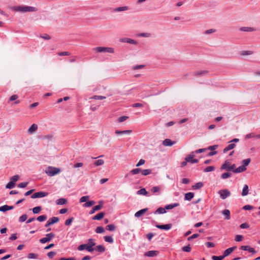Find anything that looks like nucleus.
<instances>
[{
    "label": "nucleus",
    "mask_w": 260,
    "mask_h": 260,
    "mask_svg": "<svg viewBox=\"0 0 260 260\" xmlns=\"http://www.w3.org/2000/svg\"><path fill=\"white\" fill-rule=\"evenodd\" d=\"M140 172H141V169L139 168L134 169L131 171L130 173L132 175H136L139 174Z\"/></svg>",
    "instance_id": "nucleus-43"
},
{
    "label": "nucleus",
    "mask_w": 260,
    "mask_h": 260,
    "mask_svg": "<svg viewBox=\"0 0 260 260\" xmlns=\"http://www.w3.org/2000/svg\"><path fill=\"white\" fill-rule=\"evenodd\" d=\"M222 214L226 216L225 217V219H226L229 220V219H230V218H231V216H230V211L229 210H228V209L224 210L222 211Z\"/></svg>",
    "instance_id": "nucleus-32"
},
{
    "label": "nucleus",
    "mask_w": 260,
    "mask_h": 260,
    "mask_svg": "<svg viewBox=\"0 0 260 260\" xmlns=\"http://www.w3.org/2000/svg\"><path fill=\"white\" fill-rule=\"evenodd\" d=\"M105 232V229L102 226H98L95 229L96 233H103Z\"/></svg>",
    "instance_id": "nucleus-51"
},
{
    "label": "nucleus",
    "mask_w": 260,
    "mask_h": 260,
    "mask_svg": "<svg viewBox=\"0 0 260 260\" xmlns=\"http://www.w3.org/2000/svg\"><path fill=\"white\" fill-rule=\"evenodd\" d=\"M224 258V256L223 255L221 256H212V259L213 260H222Z\"/></svg>",
    "instance_id": "nucleus-59"
},
{
    "label": "nucleus",
    "mask_w": 260,
    "mask_h": 260,
    "mask_svg": "<svg viewBox=\"0 0 260 260\" xmlns=\"http://www.w3.org/2000/svg\"><path fill=\"white\" fill-rule=\"evenodd\" d=\"M131 132H132V131H131V130H125V131L116 130L115 133L117 135H121V134H129Z\"/></svg>",
    "instance_id": "nucleus-30"
},
{
    "label": "nucleus",
    "mask_w": 260,
    "mask_h": 260,
    "mask_svg": "<svg viewBox=\"0 0 260 260\" xmlns=\"http://www.w3.org/2000/svg\"><path fill=\"white\" fill-rule=\"evenodd\" d=\"M27 257L28 258H34L36 259L37 258V254L33 253H30L28 254Z\"/></svg>",
    "instance_id": "nucleus-62"
},
{
    "label": "nucleus",
    "mask_w": 260,
    "mask_h": 260,
    "mask_svg": "<svg viewBox=\"0 0 260 260\" xmlns=\"http://www.w3.org/2000/svg\"><path fill=\"white\" fill-rule=\"evenodd\" d=\"M102 208V205H98L94 206L90 211V214H93L95 211L100 210Z\"/></svg>",
    "instance_id": "nucleus-29"
},
{
    "label": "nucleus",
    "mask_w": 260,
    "mask_h": 260,
    "mask_svg": "<svg viewBox=\"0 0 260 260\" xmlns=\"http://www.w3.org/2000/svg\"><path fill=\"white\" fill-rule=\"evenodd\" d=\"M166 212V209L159 207L155 211V213L156 214H163Z\"/></svg>",
    "instance_id": "nucleus-38"
},
{
    "label": "nucleus",
    "mask_w": 260,
    "mask_h": 260,
    "mask_svg": "<svg viewBox=\"0 0 260 260\" xmlns=\"http://www.w3.org/2000/svg\"><path fill=\"white\" fill-rule=\"evenodd\" d=\"M235 146H236V145L234 143L229 144L227 147L224 148V149H223V152L224 153L227 152L228 151L234 148Z\"/></svg>",
    "instance_id": "nucleus-27"
},
{
    "label": "nucleus",
    "mask_w": 260,
    "mask_h": 260,
    "mask_svg": "<svg viewBox=\"0 0 260 260\" xmlns=\"http://www.w3.org/2000/svg\"><path fill=\"white\" fill-rule=\"evenodd\" d=\"M208 73L206 71H196L193 73V75L196 76H201L203 75H205Z\"/></svg>",
    "instance_id": "nucleus-40"
},
{
    "label": "nucleus",
    "mask_w": 260,
    "mask_h": 260,
    "mask_svg": "<svg viewBox=\"0 0 260 260\" xmlns=\"http://www.w3.org/2000/svg\"><path fill=\"white\" fill-rule=\"evenodd\" d=\"M248 186L247 184H245L243 186V188L241 193L242 196L244 197L247 196L248 194Z\"/></svg>",
    "instance_id": "nucleus-19"
},
{
    "label": "nucleus",
    "mask_w": 260,
    "mask_h": 260,
    "mask_svg": "<svg viewBox=\"0 0 260 260\" xmlns=\"http://www.w3.org/2000/svg\"><path fill=\"white\" fill-rule=\"evenodd\" d=\"M106 242L112 243L114 242L113 238L110 236H106L104 237Z\"/></svg>",
    "instance_id": "nucleus-37"
},
{
    "label": "nucleus",
    "mask_w": 260,
    "mask_h": 260,
    "mask_svg": "<svg viewBox=\"0 0 260 260\" xmlns=\"http://www.w3.org/2000/svg\"><path fill=\"white\" fill-rule=\"evenodd\" d=\"M179 205V204L178 203H174V204H169V205H167L166 207H165V209L166 210H170V209H172L175 207H178V206Z\"/></svg>",
    "instance_id": "nucleus-28"
},
{
    "label": "nucleus",
    "mask_w": 260,
    "mask_h": 260,
    "mask_svg": "<svg viewBox=\"0 0 260 260\" xmlns=\"http://www.w3.org/2000/svg\"><path fill=\"white\" fill-rule=\"evenodd\" d=\"M155 226L159 229L168 231V230H169L172 228V224H164V225L157 224L155 225Z\"/></svg>",
    "instance_id": "nucleus-10"
},
{
    "label": "nucleus",
    "mask_w": 260,
    "mask_h": 260,
    "mask_svg": "<svg viewBox=\"0 0 260 260\" xmlns=\"http://www.w3.org/2000/svg\"><path fill=\"white\" fill-rule=\"evenodd\" d=\"M115 226L112 224H108L106 226V230L110 231H114L115 230Z\"/></svg>",
    "instance_id": "nucleus-47"
},
{
    "label": "nucleus",
    "mask_w": 260,
    "mask_h": 260,
    "mask_svg": "<svg viewBox=\"0 0 260 260\" xmlns=\"http://www.w3.org/2000/svg\"><path fill=\"white\" fill-rule=\"evenodd\" d=\"M218 194L222 199L224 200L228 197L230 196L231 192L228 189H225L219 190L218 191Z\"/></svg>",
    "instance_id": "nucleus-6"
},
{
    "label": "nucleus",
    "mask_w": 260,
    "mask_h": 260,
    "mask_svg": "<svg viewBox=\"0 0 260 260\" xmlns=\"http://www.w3.org/2000/svg\"><path fill=\"white\" fill-rule=\"evenodd\" d=\"M13 9L17 12H36L37 9L36 7L24 6H16L13 8Z\"/></svg>",
    "instance_id": "nucleus-2"
},
{
    "label": "nucleus",
    "mask_w": 260,
    "mask_h": 260,
    "mask_svg": "<svg viewBox=\"0 0 260 260\" xmlns=\"http://www.w3.org/2000/svg\"><path fill=\"white\" fill-rule=\"evenodd\" d=\"M53 138V135L52 134H48L46 135L43 136L42 139L43 140H46L48 141H51Z\"/></svg>",
    "instance_id": "nucleus-33"
},
{
    "label": "nucleus",
    "mask_w": 260,
    "mask_h": 260,
    "mask_svg": "<svg viewBox=\"0 0 260 260\" xmlns=\"http://www.w3.org/2000/svg\"><path fill=\"white\" fill-rule=\"evenodd\" d=\"M240 30L242 31L250 32L255 30V29L251 27H242L240 28Z\"/></svg>",
    "instance_id": "nucleus-21"
},
{
    "label": "nucleus",
    "mask_w": 260,
    "mask_h": 260,
    "mask_svg": "<svg viewBox=\"0 0 260 260\" xmlns=\"http://www.w3.org/2000/svg\"><path fill=\"white\" fill-rule=\"evenodd\" d=\"M236 246H234L232 247L226 249L223 252V254L222 255L224 256V258L229 255H230L234 250L236 249Z\"/></svg>",
    "instance_id": "nucleus-11"
},
{
    "label": "nucleus",
    "mask_w": 260,
    "mask_h": 260,
    "mask_svg": "<svg viewBox=\"0 0 260 260\" xmlns=\"http://www.w3.org/2000/svg\"><path fill=\"white\" fill-rule=\"evenodd\" d=\"M158 253V252L157 251L151 250L146 252L145 255L149 257H153L155 255H157Z\"/></svg>",
    "instance_id": "nucleus-18"
},
{
    "label": "nucleus",
    "mask_w": 260,
    "mask_h": 260,
    "mask_svg": "<svg viewBox=\"0 0 260 260\" xmlns=\"http://www.w3.org/2000/svg\"><path fill=\"white\" fill-rule=\"evenodd\" d=\"M129 10V8L127 6H123V7H120L116 8L114 9L115 12H121V11H125Z\"/></svg>",
    "instance_id": "nucleus-26"
},
{
    "label": "nucleus",
    "mask_w": 260,
    "mask_h": 260,
    "mask_svg": "<svg viewBox=\"0 0 260 260\" xmlns=\"http://www.w3.org/2000/svg\"><path fill=\"white\" fill-rule=\"evenodd\" d=\"M215 169V168L214 166H209L204 169V172H212V171H214Z\"/></svg>",
    "instance_id": "nucleus-49"
},
{
    "label": "nucleus",
    "mask_w": 260,
    "mask_h": 260,
    "mask_svg": "<svg viewBox=\"0 0 260 260\" xmlns=\"http://www.w3.org/2000/svg\"><path fill=\"white\" fill-rule=\"evenodd\" d=\"M89 197V196H83L80 199V203H83L86 202L88 199Z\"/></svg>",
    "instance_id": "nucleus-58"
},
{
    "label": "nucleus",
    "mask_w": 260,
    "mask_h": 260,
    "mask_svg": "<svg viewBox=\"0 0 260 260\" xmlns=\"http://www.w3.org/2000/svg\"><path fill=\"white\" fill-rule=\"evenodd\" d=\"M59 221V218L57 217H53L50 218L45 225V227H48L49 225L57 222Z\"/></svg>",
    "instance_id": "nucleus-9"
},
{
    "label": "nucleus",
    "mask_w": 260,
    "mask_h": 260,
    "mask_svg": "<svg viewBox=\"0 0 260 260\" xmlns=\"http://www.w3.org/2000/svg\"><path fill=\"white\" fill-rule=\"evenodd\" d=\"M48 195V193L47 192L39 191L34 193L31 198L32 199L46 197Z\"/></svg>",
    "instance_id": "nucleus-7"
},
{
    "label": "nucleus",
    "mask_w": 260,
    "mask_h": 260,
    "mask_svg": "<svg viewBox=\"0 0 260 260\" xmlns=\"http://www.w3.org/2000/svg\"><path fill=\"white\" fill-rule=\"evenodd\" d=\"M246 170V168L244 167L243 166H241L239 167L238 168H236L235 170H234V173H239L243 172Z\"/></svg>",
    "instance_id": "nucleus-24"
},
{
    "label": "nucleus",
    "mask_w": 260,
    "mask_h": 260,
    "mask_svg": "<svg viewBox=\"0 0 260 260\" xmlns=\"http://www.w3.org/2000/svg\"><path fill=\"white\" fill-rule=\"evenodd\" d=\"M73 220H74L73 217H71V218L67 219L65 221V225L67 226L70 225L71 224V223L73 221Z\"/></svg>",
    "instance_id": "nucleus-55"
},
{
    "label": "nucleus",
    "mask_w": 260,
    "mask_h": 260,
    "mask_svg": "<svg viewBox=\"0 0 260 260\" xmlns=\"http://www.w3.org/2000/svg\"><path fill=\"white\" fill-rule=\"evenodd\" d=\"M40 37L46 40H49L51 39L50 36L46 34L41 35Z\"/></svg>",
    "instance_id": "nucleus-54"
},
{
    "label": "nucleus",
    "mask_w": 260,
    "mask_h": 260,
    "mask_svg": "<svg viewBox=\"0 0 260 260\" xmlns=\"http://www.w3.org/2000/svg\"><path fill=\"white\" fill-rule=\"evenodd\" d=\"M13 208H14V207L12 206H8L7 205H5L0 207V211L6 212L7 211L12 210Z\"/></svg>",
    "instance_id": "nucleus-16"
},
{
    "label": "nucleus",
    "mask_w": 260,
    "mask_h": 260,
    "mask_svg": "<svg viewBox=\"0 0 260 260\" xmlns=\"http://www.w3.org/2000/svg\"><path fill=\"white\" fill-rule=\"evenodd\" d=\"M194 152H191L189 154H188L185 158V160L188 162L191 163V160L193 159V157L194 156Z\"/></svg>",
    "instance_id": "nucleus-22"
},
{
    "label": "nucleus",
    "mask_w": 260,
    "mask_h": 260,
    "mask_svg": "<svg viewBox=\"0 0 260 260\" xmlns=\"http://www.w3.org/2000/svg\"><path fill=\"white\" fill-rule=\"evenodd\" d=\"M45 173L49 176H54L60 173L61 170L58 168L52 166L48 167L45 171Z\"/></svg>",
    "instance_id": "nucleus-3"
},
{
    "label": "nucleus",
    "mask_w": 260,
    "mask_h": 260,
    "mask_svg": "<svg viewBox=\"0 0 260 260\" xmlns=\"http://www.w3.org/2000/svg\"><path fill=\"white\" fill-rule=\"evenodd\" d=\"M159 191L160 187L158 186H154L151 189V191L153 193L158 192Z\"/></svg>",
    "instance_id": "nucleus-52"
},
{
    "label": "nucleus",
    "mask_w": 260,
    "mask_h": 260,
    "mask_svg": "<svg viewBox=\"0 0 260 260\" xmlns=\"http://www.w3.org/2000/svg\"><path fill=\"white\" fill-rule=\"evenodd\" d=\"M250 161H251L250 158H247V159H244L242 161V166H243L244 167H246L249 164Z\"/></svg>",
    "instance_id": "nucleus-44"
},
{
    "label": "nucleus",
    "mask_w": 260,
    "mask_h": 260,
    "mask_svg": "<svg viewBox=\"0 0 260 260\" xmlns=\"http://www.w3.org/2000/svg\"><path fill=\"white\" fill-rule=\"evenodd\" d=\"M94 49L98 52H106L111 53L114 52V49L111 47H98L95 48Z\"/></svg>",
    "instance_id": "nucleus-4"
},
{
    "label": "nucleus",
    "mask_w": 260,
    "mask_h": 260,
    "mask_svg": "<svg viewBox=\"0 0 260 260\" xmlns=\"http://www.w3.org/2000/svg\"><path fill=\"white\" fill-rule=\"evenodd\" d=\"M67 200L64 198H60L56 200V203L57 205H64L67 203Z\"/></svg>",
    "instance_id": "nucleus-25"
},
{
    "label": "nucleus",
    "mask_w": 260,
    "mask_h": 260,
    "mask_svg": "<svg viewBox=\"0 0 260 260\" xmlns=\"http://www.w3.org/2000/svg\"><path fill=\"white\" fill-rule=\"evenodd\" d=\"M128 118V117L126 116H121V117H119L118 121L119 122H122L125 121L126 120H127Z\"/></svg>",
    "instance_id": "nucleus-57"
},
{
    "label": "nucleus",
    "mask_w": 260,
    "mask_h": 260,
    "mask_svg": "<svg viewBox=\"0 0 260 260\" xmlns=\"http://www.w3.org/2000/svg\"><path fill=\"white\" fill-rule=\"evenodd\" d=\"M137 194H142L144 196H147L148 192L146 191V189L144 188H141L140 190H139L137 192Z\"/></svg>",
    "instance_id": "nucleus-34"
},
{
    "label": "nucleus",
    "mask_w": 260,
    "mask_h": 260,
    "mask_svg": "<svg viewBox=\"0 0 260 260\" xmlns=\"http://www.w3.org/2000/svg\"><path fill=\"white\" fill-rule=\"evenodd\" d=\"M27 218V215L26 214H23L21 215L18 219L19 222H23L25 221Z\"/></svg>",
    "instance_id": "nucleus-42"
},
{
    "label": "nucleus",
    "mask_w": 260,
    "mask_h": 260,
    "mask_svg": "<svg viewBox=\"0 0 260 260\" xmlns=\"http://www.w3.org/2000/svg\"><path fill=\"white\" fill-rule=\"evenodd\" d=\"M243 209L245 210H250L253 209V207L249 205H247L244 206Z\"/></svg>",
    "instance_id": "nucleus-63"
},
{
    "label": "nucleus",
    "mask_w": 260,
    "mask_h": 260,
    "mask_svg": "<svg viewBox=\"0 0 260 260\" xmlns=\"http://www.w3.org/2000/svg\"><path fill=\"white\" fill-rule=\"evenodd\" d=\"M15 184L14 182H12L11 181H10L6 186V188H8V189H11V188H13L14 186H15Z\"/></svg>",
    "instance_id": "nucleus-46"
},
{
    "label": "nucleus",
    "mask_w": 260,
    "mask_h": 260,
    "mask_svg": "<svg viewBox=\"0 0 260 260\" xmlns=\"http://www.w3.org/2000/svg\"><path fill=\"white\" fill-rule=\"evenodd\" d=\"M95 245L96 243L94 242V240L93 239L90 238L88 239L87 243L80 245L78 247L77 249L79 251L86 250L87 251L91 252L94 250L93 247Z\"/></svg>",
    "instance_id": "nucleus-1"
},
{
    "label": "nucleus",
    "mask_w": 260,
    "mask_h": 260,
    "mask_svg": "<svg viewBox=\"0 0 260 260\" xmlns=\"http://www.w3.org/2000/svg\"><path fill=\"white\" fill-rule=\"evenodd\" d=\"M203 186V183L202 182H199L196 183L194 185L192 186L193 189H198L202 187Z\"/></svg>",
    "instance_id": "nucleus-35"
},
{
    "label": "nucleus",
    "mask_w": 260,
    "mask_h": 260,
    "mask_svg": "<svg viewBox=\"0 0 260 260\" xmlns=\"http://www.w3.org/2000/svg\"><path fill=\"white\" fill-rule=\"evenodd\" d=\"M231 162L229 160H227L221 166L220 169H221V170H225L229 171V168L231 166Z\"/></svg>",
    "instance_id": "nucleus-13"
},
{
    "label": "nucleus",
    "mask_w": 260,
    "mask_h": 260,
    "mask_svg": "<svg viewBox=\"0 0 260 260\" xmlns=\"http://www.w3.org/2000/svg\"><path fill=\"white\" fill-rule=\"evenodd\" d=\"M194 197V193L191 192L185 193L184 199L187 201H190Z\"/></svg>",
    "instance_id": "nucleus-23"
},
{
    "label": "nucleus",
    "mask_w": 260,
    "mask_h": 260,
    "mask_svg": "<svg viewBox=\"0 0 260 260\" xmlns=\"http://www.w3.org/2000/svg\"><path fill=\"white\" fill-rule=\"evenodd\" d=\"M240 249L243 250L248 251L249 252H251L252 253H255L256 251L254 250L253 248L250 247L249 246L245 245V246H242L240 247Z\"/></svg>",
    "instance_id": "nucleus-12"
},
{
    "label": "nucleus",
    "mask_w": 260,
    "mask_h": 260,
    "mask_svg": "<svg viewBox=\"0 0 260 260\" xmlns=\"http://www.w3.org/2000/svg\"><path fill=\"white\" fill-rule=\"evenodd\" d=\"M105 215V213L104 212H100L94 216L92 217L93 220H101L102 219Z\"/></svg>",
    "instance_id": "nucleus-20"
},
{
    "label": "nucleus",
    "mask_w": 260,
    "mask_h": 260,
    "mask_svg": "<svg viewBox=\"0 0 260 260\" xmlns=\"http://www.w3.org/2000/svg\"><path fill=\"white\" fill-rule=\"evenodd\" d=\"M94 248V250L100 252H104L105 251V248L102 245H98Z\"/></svg>",
    "instance_id": "nucleus-31"
},
{
    "label": "nucleus",
    "mask_w": 260,
    "mask_h": 260,
    "mask_svg": "<svg viewBox=\"0 0 260 260\" xmlns=\"http://www.w3.org/2000/svg\"><path fill=\"white\" fill-rule=\"evenodd\" d=\"M141 172L143 175L146 176L151 173L152 171L150 169H145L141 170Z\"/></svg>",
    "instance_id": "nucleus-45"
},
{
    "label": "nucleus",
    "mask_w": 260,
    "mask_h": 260,
    "mask_svg": "<svg viewBox=\"0 0 260 260\" xmlns=\"http://www.w3.org/2000/svg\"><path fill=\"white\" fill-rule=\"evenodd\" d=\"M19 176L18 175H15V176H13L11 178V181L12 182H14L15 183V182L19 179Z\"/></svg>",
    "instance_id": "nucleus-64"
},
{
    "label": "nucleus",
    "mask_w": 260,
    "mask_h": 260,
    "mask_svg": "<svg viewBox=\"0 0 260 260\" xmlns=\"http://www.w3.org/2000/svg\"><path fill=\"white\" fill-rule=\"evenodd\" d=\"M199 236V234H194L192 236L189 237L187 238L188 241H191L193 239L197 238Z\"/></svg>",
    "instance_id": "nucleus-61"
},
{
    "label": "nucleus",
    "mask_w": 260,
    "mask_h": 260,
    "mask_svg": "<svg viewBox=\"0 0 260 260\" xmlns=\"http://www.w3.org/2000/svg\"><path fill=\"white\" fill-rule=\"evenodd\" d=\"M138 37H142L144 38H149L151 37V34L150 33H141L137 35Z\"/></svg>",
    "instance_id": "nucleus-50"
},
{
    "label": "nucleus",
    "mask_w": 260,
    "mask_h": 260,
    "mask_svg": "<svg viewBox=\"0 0 260 260\" xmlns=\"http://www.w3.org/2000/svg\"><path fill=\"white\" fill-rule=\"evenodd\" d=\"M92 99H94V100H104V99H106V97L104 96H101V95H94L93 96H92L91 98Z\"/></svg>",
    "instance_id": "nucleus-56"
},
{
    "label": "nucleus",
    "mask_w": 260,
    "mask_h": 260,
    "mask_svg": "<svg viewBox=\"0 0 260 260\" xmlns=\"http://www.w3.org/2000/svg\"><path fill=\"white\" fill-rule=\"evenodd\" d=\"M175 143V141H172L169 139H166L162 142L163 145L165 146H171Z\"/></svg>",
    "instance_id": "nucleus-15"
},
{
    "label": "nucleus",
    "mask_w": 260,
    "mask_h": 260,
    "mask_svg": "<svg viewBox=\"0 0 260 260\" xmlns=\"http://www.w3.org/2000/svg\"><path fill=\"white\" fill-rule=\"evenodd\" d=\"M148 210V209L147 208H144V209H141L138 211H137L135 214V216L136 217H141L142 215H143Z\"/></svg>",
    "instance_id": "nucleus-17"
},
{
    "label": "nucleus",
    "mask_w": 260,
    "mask_h": 260,
    "mask_svg": "<svg viewBox=\"0 0 260 260\" xmlns=\"http://www.w3.org/2000/svg\"><path fill=\"white\" fill-rule=\"evenodd\" d=\"M41 210H42V207L41 206L35 207L32 209V212L34 214L39 213L41 211Z\"/></svg>",
    "instance_id": "nucleus-39"
},
{
    "label": "nucleus",
    "mask_w": 260,
    "mask_h": 260,
    "mask_svg": "<svg viewBox=\"0 0 260 260\" xmlns=\"http://www.w3.org/2000/svg\"><path fill=\"white\" fill-rule=\"evenodd\" d=\"M55 237L54 234L50 233L46 235L45 237L43 238L40 240V242L41 243H45L46 242L50 241L52 238Z\"/></svg>",
    "instance_id": "nucleus-5"
},
{
    "label": "nucleus",
    "mask_w": 260,
    "mask_h": 260,
    "mask_svg": "<svg viewBox=\"0 0 260 260\" xmlns=\"http://www.w3.org/2000/svg\"><path fill=\"white\" fill-rule=\"evenodd\" d=\"M104 164V160L103 159H98L94 162V164L95 166H102Z\"/></svg>",
    "instance_id": "nucleus-48"
},
{
    "label": "nucleus",
    "mask_w": 260,
    "mask_h": 260,
    "mask_svg": "<svg viewBox=\"0 0 260 260\" xmlns=\"http://www.w3.org/2000/svg\"><path fill=\"white\" fill-rule=\"evenodd\" d=\"M94 204H95L94 201H90L86 202V203H85L84 204V206L85 207H91L92 205H93Z\"/></svg>",
    "instance_id": "nucleus-53"
},
{
    "label": "nucleus",
    "mask_w": 260,
    "mask_h": 260,
    "mask_svg": "<svg viewBox=\"0 0 260 260\" xmlns=\"http://www.w3.org/2000/svg\"><path fill=\"white\" fill-rule=\"evenodd\" d=\"M47 219V216L45 215H42L37 217V220L40 222H42L46 220Z\"/></svg>",
    "instance_id": "nucleus-41"
},
{
    "label": "nucleus",
    "mask_w": 260,
    "mask_h": 260,
    "mask_svg": "<svg viewBox=\"0 0 260 260\" xmlns=\"http://www.w3.org/2000/svg\"><path fill=\"white\" fill-rule=\"evenodd\" d=\"M231 176H232V173H231L226 172V173H223L221 175V178L222 179H225L226 178H228L231 177Z\"/></svg>",
    "instance_id": "nucleus-36"
},
{
    "label": "nucleus",
    "mask_w": 260,
    "mask_h": 260,
    "mask_svg": "<svg viewBox=\"0 0 260 260\" xmlns=\"http://www.w3.org/2000/svg\"><path fill=\"white\" fill-rule=\"evenodd\" d=\"M38 128V125L36 124H32L28 129V133L30 134L34 133Z\"/></svg>",
    "instance_id": "nucleus-14"
},
{
    "label": "nucleus",
    "mask_w": 260,
    "mask_h": 260,
    "mask_svg": "<svg viewBox=\"0 0 260 260\" xmlns=\"http://www.w3.org/2000/svg\"><path fill=\"white\" fill-rule=\"evenodd\" d=\"M182 250L185 252H189L191 251V247H190L189 245L186 246H184L182 248Z\"/></svg>",
    "instance_id": "nucleus-60"
},
{
    "label": "nucleus",
    "mask_w": 260,
    "mask_h": 260,
    "mask_svg": "<svg viewBox=\"0 0 260 260\" xmlns=\"http://www.w3.org/2000/svg\"><path fill=\"white\" fill-rule=\"evenodd\" d=\"M120 42L122 43H127L131 44L137 45L138 44L137 41L128 38H123L120 39Z\"/></svg>",
    "instance_id": "nucleus-8"
}]
</instances>
